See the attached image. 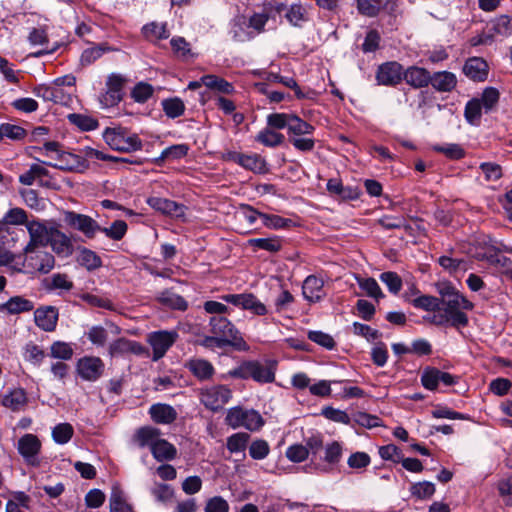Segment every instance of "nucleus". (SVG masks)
<instances>
[{
  "mask_svg": "<svg viewBox=\"0 0 512 512\" xmlns=\"http://www.w3.org/2000/svg\"><path fill=\"white\" fill-rule=\"evenodd\" d=\"M276 366L273 363L259 361H245L238 367L230 370L228 375L238 379H253L258 383H272L275 380Z\"/></svg>",
  "mask_w": 512,
  "mask_h": 512,
  "instance_id": "obj_1",
  "label": "nucleus"
},
{
  "mask_svg": "<svg viewBox=\"0 0 512 512\" xmlns=\"http://www.w3.org/2000/svg\"><path fill=\"white\" fill-rule=\"evenodd\" d=\"M443 305V310L451 319V326L460 329L466 327L469 323L468 316L462 310H472L474 305L465 296L459 292L456 294L448 295L444 300H440Z\"/></svg>",
  "mask_w": 512,
  "mask_h": 512,
  "instance_id": "obj_2",
  "label": "nucleus"
},
{
  "mask_svg": "<svg viewBox=\"0 0 512 512\" xmlns=\"http://www.w3.org/2000/svg\"><path fill=\"white\" fill-rule=\"evenodd\" d=\"M103 138L113 150L120 152H133L141 150L142 141L136 134H129L122 127L106 128Z\"/></svg>",
  "mask_w": 512,
  "mask_h": 512,
  "instance_id": "obj_3",
  "label": "nucleus"
},
{
  "mask_svg": "<svg viewBox=\"0 0 512 512\" xmlns=\"http://www.w3.org/2000/svg\"><path fill=\"white\" fill-rule=\"evenodd\" d=\"M225 423L234 429L244 427L250 431H257L264 425V419L254 409H244L237 406L227 411Z\"/></svg>",
  "mask_w": 512,
  "mask_h": 512,
  "instance_id": "obj_4",
  "label": "nucleus"
},
{
  "mask_svg": "<svg viewBox=\"0 0 512 512\" xmlns=\"http://www.w3.org/2000/svg\"><path fill=\"white\" fill-rule=\"evenodd\" d=\"M232 398V391L226 385H213L199 390V400L206 409L220 411Z\"/></svg>",
  "mask_w": 512,
  "mask_h": 512,
  "instance_id": "obj_5",
  "label": "nucleus"
},
{
  "mask_svg": "<svg viewBox=\"0 0 512 512\" xmlns=\"http://www.w3.org/2000/svg\"><path fill=\"white\" fill-rule=\"evenodd\" d=\"M126 82V77L121 74L111 73L108 75L105 91L99 96V102L103 108L114 107L123 99Z\"/></svg>",
  "mask_w": 512,
  "mask_h": 512,
  "instance_id": "obj_6",
  "label": "nucleus"
},
{
  "mask_svg": "<svg viewBox=\"0 0 512 512\" xmlns=\"http://www.w3.org/2000/svg\"><path fill=\"white\" fill-rule=\"evenodd\" d=\"M42 443L38 436L31 433H26L19 438L17 443V451L24 459L25 463L32 467H39L41 465L40 452Z\"/></svg>",
  "mask_w": 512,
  "mask_h": 512,
  "instance_id": "obj_7",
  "label": "nucleus"
},
{
  "mask_svg": "<svg viewBox=\"0 0 512 512\" xmlns=\"http://www.w3.org/2000/svg\"><path fill=\"white\" fill-rule=\"evenodd\" d=\"M222 300L257 316L268 314L267 306L253 293L226 294L222 296Z\"/></svg>",
  "mask_w": 512,
  "mask_h": 512,
  "instance_id": "obj_8",
  "label": "nucleus"
},
{
  "mask_svg": "<svg viewBox=\"0 0 512 512\" xmlns=\"http://www.w3.org/2000/svg\"><path fill=\"white\" fill-rule=\"evenodd\" d=\"M63 220L66 225L80 231L88 238H94L100 229V225L92 217L74 211H65Z\"/></svg>",
  "mask_w": 512,
  "mask_h": 512,
  "instance_id": "obj_9",
  "label": "nucleus"
},
{
  "mask_svg": "<svg viewBox=\"0 0 512 512\" xmlns=\"http://www.w3.org/2000/svg\"><path fill=\"white\" fill-rule=\"evenodd\" d=\"M178 334L175 331H155L148 335L147 341L153 349L152 360L158 361L175 343Z\"/></svg>",
  "mask_w": 512,
  "mask_h": 512,
  "instance_id": "obj_10",
  "label": "nucleus"
},
{
  "mask_svg": "<svg viewBox=\"0 0 512 512\" xmlns=\"http://www.w3.org/2000/svg\"><path fill=\"white\" fill-rule=\"evenodd\" d=\"M105 364L95 356H84L77 361L76 370L78 375L85 381L94 382L104 373Z\"/></svg>",
  "mask_w": 512,
  "mask_h": 512,
  "instance_id": "obj_11",
  "label": "nucleus"
},
{
  "mask_svg": "<svg viewBox=\"0 0 512 512\" xmlns=\"http://www.w3.org/2000/svg\"><path fill=\"white\" fill-rule=\"evenodd\" d=\"M209 325L211 327L210 331L213 335H217L218 337L225 338L227 340L226 345H233L238 341H243L235 326L224 316L211 317Z\"/></svg>",
  "mask_w": 512,
  "mask_h": 512,
  "instance_id": "obj_12",
  "label": "nucleus"
},
{
  "mask_svg": "<svg viewBox=\"0 0 512 512\" xmlns=\"http://www.w3.org/2000/svg\"><path fill=\"white\" fill-rule=\"evenodd\" d=\"M30 241L25 251L33 252L37 247H45L49 243L50 236L55 227H48L39 221H31L26 224Z\"/></svg>",
  "mask_w": 512,
  "mask_h": 512,
  "instance_id": "obj_13",
  "label": "nucleus"
},
{
  "mask_svg": "<svg viewBox=\"0 0 512 512\" xmlns=\"http://www.w3.org/2000/svg\"><path fill=\"white\" fill-rule=\"evenodd\" d=\"M404 68L397 61H388L378 66L376 80L385 86H396L403 80Z\"/></svg>",
  "mask_w": 512,
  "mask_h": 512,
  "instance_id": "obj_14",
  "label": "nucleus"
},
{
  "mask_svg": "<svg viewBox=\"0 0 512 512\" xmlns=\"http://www.w3.org/2000/svg\"><path fill=\"white\" fill-rule=\"evenodd\" d=\"M226 159L255 173H264L267 170L265 159L256 153L243 154L231 151L226 154Z\"/></svg>",
  "mask_w": 512,
  "mask_h": 512,
  "instance_id": "obj_15",
  "label": "nucleus"
},
{
  "mask_svg": "<svg viewBox=\"0 0 512 512\" xmlns=\"http://www.w3.org/2000/svg\"><path fill=\"white\" fill-rule=\"evenodd\" d=\"M184 367L198 380L209 381L215 375V368L213 364L203 358L193 357L188 359Z\"/></svg>",
  "mask_w": 512,
  "mask_h": 512,
  "instance_id": "obj_16",
  "label": "nucleus"
},
{
  "mask_svg": "<svg viewBox=\"0 0 512 512\" xmlns=\"http://www.w3.org/2000/svg\"><path fill=\"white\" fill-rule=\"evenodd\" d=\"M58 310L54 306L39 307L34 311L35 324L43 331L52 332L58 322Z\"/></svg>",
  "mask_w": 512,
  "mask_h": 512,
  "instance_id": "obj_17",
  "label": "nucleus"
},
{
  "mask_svg": "<svg viewBox=\"0 0 512 512\" xmlns=\"http://www.w3.org/2000/svg\"><path fill=\"white\" fill-rule=\"evenodd\" d=\"M302 294L310 303L323 299L326 296L323 279L315 275H309L303 282Z\"/></svg>",
  "mask_w": 512,
  "mask_h": 512,
  "instance_id": "obj_18",
  "label": "nucleus"
},
{
  "mask_svg": "<svg viewBox=\"0 0 512 512\" xmlns=\"http://www.w3.org/2000/svg\"><path fill=\"white\" fill-rule=\"evenodd\" d=\"M51 166L61 170L83 172L88 168V163L83 156L61 152L58 154L57 163L51 164Z\"/></svg>",
  "mask_w": 512,
  "mask_h": 512,
  "instance_id": "obj_19",
  "label": "nucleus"
},
{
  "mask_svg": "<svg viewBox=\"0 0 512 512\" xmlns=\"http://www.w3.org/2000/svg\"><path fill=\"white\" fill-rule=\"evenodd\" d=\"M403 80L412 88L421 89L430 85L431 73L426 68L412 65L404 69Z\"/></svg>",
  "mask_w": 512,
  "mask_h": 512,
  "instance_id": "obj_20",
  "label": "nucleus"
},
{
  "mask_svg": "<svg viewBox=\"0 0 512 512\" xmlns=\"http://www.w3.org/2000/svg\"><path fill=\"white\" fill-rule=\"evenodd\" d=\"M145 348L138 342L126 338H119L109 345L111 357H125L129 354L141 355Z\"/></svg>",
  "mask_w": 512,
  "mask_h": 512,
  "instance_id": "obj_21",
  "label": "nucleus"
},
{
  "mask_svg": "<svg viewBox=\"0 0 512 512\" xmlns=\"http://www.w3.org/2000/svg\"><path fill=\"white\" fill-rule=\"evenodd\" d=\"M147 203L151 208L165 215L179 218L185 214L184 205L166 198L150 197L147 199Z\"/></svg>",
  "mask_w": 512,
  "mask_h": 512,
  "instance_id": "obj_22",
  "label": "nucleus"
},
{
  "mask_svg": "<svg viewBox=\"0 0 512 512\" xmlns=\"http://www.w3.org/2000/svg\"><path fill=\"white\" fill-rule=\"evenodd\" d=\"M35 304L24 296H13L0 304V312L6 315H18L34 310Z\"/></svg>",
  "mask_w": 512,
  "mask_h": 512,
  "instance_id": "obj_23",
  "label": "nucleus"
},
{
  "mask_svg": "<svg viewBox=\"0 0 512 512\" xmlns=\"http://www.w3.org/2000/svg\"><path fill=\"white\" fill-rule=\"evenodd\" d=\"M464 74L473 81H484L488 76V65L480 57H471L463 66Z\"/></svg>",
  "mask_w": 512,
  "mask_h": 512,
  "instance_id": "obj_24",
  "label": "nucleus"
},
{
  "mask_svg": "<svg viewBox=\"0 0 512 512\" xmlns=\"http://www.w3.org/2000/svg\"><path fill=\"white\" fill-rule=\"evenodd\" d=\"M430 85L438 92H451L457 85V77L449 71H438L431 74Z\"/></svg>",
  "mask_w": 512,
  "mask_h": 512,
  "instance_id": "obj_25",
  "label": "nucleus"
},
{
  "mask_svg": "<svg viewBox=\"0 0 512 512\" xmlns=\"http://www.w3.org/2000/svg\"><path fill=\"white\" fill-rule=\"evenodd\" d=\"M485 259L490 265L496 267L512 280V260L503 255L499 249H489L485 253Z\"/></svg>",
  "mask_w": 512,
  "mask_h": 512,
  "instance_id": "obj_26",
  "label": "nucleus"
},
{
  "mask_svg": "<svg viewBox=\"0 0 512 512\" xmlns=\"http://www.w3.org/2000/svg\"><path fill=\"white\" fill-rule=\"evenodd\" d=\"M229 34L237 42H246L253 39V32L250 30L247 18L243 15L233 19Z\"/></svg>",
  "mask_w": 512,
  "mask_h": 512,
  "instance_id": "obj_27",
  "label": "nucleus"
},
{
  "mask_svg": "<svg viewBox=\"0 0 512 512\" xmlns=\"http://www.w3.org/2000/svg\"><path fill=\"white\" fill-rule=\"evenodd\" d=\"M149 414L154 422L160 424H170L177 418L176 410L172 406L163 403L153 404L149 409Z\"/></svg>",
  "mask_w": 512,
  "mask_h": 512,
  "instance_id": "obj_28",
  "label": "nucleus"
},
{
  "mask_svg": "<svg viewBox=\"0 0 512 512\" xmlns=\"http://www.w3.org/2000/svg\"><path fill=\"white\" fill-rule=\"evenodd\" d=\"M53 251L59 255L68 256L72 254L73 246L71 239L57 228L53 229L49 243Z\"/></svg>",
  "mask_w": 512,
  "mask_h": 512,
  "instance_id": "obj_29",
  "label": "nucleus"
},
{
  "mask_svg": "<svg viewBox=\"0 0 512 512\" xmlns=\"http://www.w3.org/2000/svg\"><path fill=\"white\" fill-rule=\"evenodd\" d=\"M201 81L207 88L221 94L231 95L235 92V88L232 83L214 74L202 76Z\"/></svg>",
  "mask_w": 512,
  "mask_h": 512,
  "instance_id": "obj_30",
  "label": "nucleus"
},
{
  "mask_svg": "<svg viewBox=\"0 0 512 512\" xmlns=\"http://www.w3.org/2000/svg\"><path fill=\"white\" fill-rule=\"evenodd\" d=\"M160 438V430L151 426L139 428L134 435V440L140 447L148 446L150 450Z\"/></svg>",
  "mask_w": 512,
  "mask_h": 512,
  "instance_id": "obj_31",
  "label": "nucleus"
},
{
  "mask_svg": "<svg viewBox=\"0 0 512 512\" xmlns=\"http://www.w3.org/2000/svg\"><path fill=\"white\" fill-rule=\"evenodd\" d=\"M143 36L152 42L167 39L170 32L167 28V23L150 22L142 27Z\"/></svg>",
  "mask_w": 512,
  "mask_h": 512,
  "instance_id": "obj_32",
  "label": "nucleus"
},
{
  "mask_svg": "<svg viewBox=\"0 0 512 512\" xmlns=\"http://www.w3.org/2000/svg\"><path fill=\"white\" fill-rule=\"evenodd\" d=\"M153 457L159 461H169L176 457L177 450L175 446L167 440L160 438L152 447Z\"/></svg>",
  "mask_w": 512,
  "mask_h": 512,
  "instance_id": "obj_33",
  "label": "nucleus"
},
{
  "mask_svg": "<svg viewBox=\"0 0 512 512\" xmlns=\"http://www.w3.org/2000/svg\"><path fill=\"white\" fill-rule=\"evenodd\" d=\"M47 355L57 361L66 362L72 359L74 355V349L71 343L64 341H54L50 345Z\"/></svg>",
  "mask_w": 512,
  "mask_h": 512,
  "instance_id": "obj_34",
  "label": "nucleus"
},
{
  "mask_svg": "<svg viewBox=\"0 0 512 512\" xmlns=\"http://www.w3.org/2000/svg\"><path fill=\"white\" fill-rule=\"evenodd\" d=\"M284 140L285 137L282 133H279L268 126L260 130L255 136V141L270 148L280 146Z\"/></svg>",
  "mask_w": 512,
  "mask_h": 512,
  "instance_id": "obj_35",
  "label": "nucleus"
},
{
  "mask_svg": "<svg viewBox=\"0 0 512 512\" xmlns=\"http://www.w3.org/2000/svg\"><path fill=\"white\" fill-rule=\"evenodd\" d=\"M314 129V126L310 123L295 114H291L287 127L289 137L307 136L312 134Z\"/></svg>",
  "mask_w": 512,
  "mask_h": 512,
  "instance_id": "obj_36",
  "label": "nucleus"
},
{
  "mask_svg": "<svg viewBox=\"0 0 512 512\" xmlns=\"http://www.w3.org/2000/svg\"><path fill=\"white\" fill-rule=\"evenodd\" d=\"M157 301L164 306L181 311L186 310L188 307L186 300L182 296L175 294L169 289L160 292L157 296Z\"/></svg>",
  "mask_w": 512,
  "mask_h": 512,
  "instance_id": "obj_37",
  "label": "nucleus"
},
{
  "mask_svg": "<svg viewBox=\"0 0 512 512\" xmlns=\"http://www.w3.org/2000/svg\"><path fill=\"white\" fill-rule=\"evenodd\" d=\"M27 403L26 392L22 388H16L6 394L2 400V404L13 410H21Z\"/></svg>",
  "mask_w": 512,
  "mask_h": 512,
  "instance_id": "obj_38",
  "label": "nucleus"
},
{
  "mask_svg": "<svg viewBox=\"0 0 512 512\" xmlns=\"http://www.w3.org/2000/svg\"><path fill=\"white\" fill-rule=\"evenodd\" d=\"M33 93L44 101H51L54 103L61 102L63 98L62 88L56 87L55 85H38L33 89Z\"/></svg>",
  "mask_w": 512,
  "mask_h": 512,
  "instance_id": "obj_39",
  "label": "nucleus"
},
{
  "mask_svg": "<svg viewBox=\"0 0 512 512\" xmlns=\"http://www.w3.org/2000/svg\"><path fill=\"white\" fill-rule=\"evenodd\" d=\"M408 292L405 293V298L409 301L415 308L422 309L425 311H440V299L431 296V295H419L418 297L409 300L407 297Z\"/></svg>",
  "mask_w": 512,
  "mask_h": 512,
  "instance_id": "obj_40",
  "label": "nucleus"
},
{
  "mask_svg": "<svg viewBox=\"0 0 512 512\" xmlns=\"http://www.w3.org/2000/svg\"><path fill=\"white\" fill-rule=\"evenodd\" d=\"M248 244L255 249L266 250L272 253L278 252L282 248V240L277 236L249 239Z\"/></svg>",
  "mask_w": 512,
  "mask_h": 512,
  "instance_id": "obj_41",
  "label": "nucleus"
},
{
  "mask_svg": "<svg viewBox=\"0 0 512 512\" xmlns=\"http://www.w3.org/2000/svg\"><path fill=\"white\" fill-rule=\"evenodd\" d=\"M478 99L480 100L485 113H490L496 110L500 99V92L495 87H486L483 90L481 97Z\"/></svg>",
  "mask_w": 512,
  "mask_h": 512,
  "instance_id": "obj_42",
  "label": "nucleus"
},
{
  "mask_svg": "<svg viewBox=\"0 0 512 512\" xmlns=\"http://www.w3.org/2000/svg\"><path fill=\"white\" fill-rule=\"evenodd\" d=\"M482 105L478 98H473L467 102L464 110V116L471 125H479L482 116Z\"/></svg>",
  "mask_w": 512,
  "mask_h": 512,
  "instance_id": "obj_43",
  "label": "nucleus"
},
{
  "mask_svg": "<svg viewBox=\"0 0 512 512\" xmlns=\"http://www.w3.org/2000/svg\"><path fill=\"white\" fill-rule=\"evenodd\" d=\"M250 436L245 432H238L232 434L227 438V449L230 453L244 452L247 448Z\"/></svg>",
  "mask_w": 512,
  "mask_h": 512,
  "instance_id": "obj_44",
  "label": "nucleus"
},
{
  "mask_svg": "<svg viewBox=\"0 0 512 512\" xmlns=\"http://www.w3.org/2000/svg\"><path fill=\"white\" fill-rule=\"evenodd\" d=\"M491 30L502 37L512 35V18L508 15H500L491 21Z\"/></svg>",
  "mask_w": 512,
  "mask_h": 512,
  "instance_id": "obj_45",
  "label": "nucleus"
},
{
  "mask_svg": "<svg viewBox=\"0 0 512 512\" xmlns=\"http://www.w3.org/2000/svg\"><path fill=\"white\" fill-rule=\"evenodd\" d=\"M77 261L88 270H95L102 265L101 258L94 251L86 248L80 250Z\"/></svg>",
  "mask_w": 512,
  "mask_h": 512,
  "instance_id": "obj_46",
  "label": "nucleus"
},
{
  "mask_svg": "<svg viewBox=\"0 0 512 512\" xmlns=\"http://www.w3.org/2000/svg\"><path fill=\"white\" fill-rule=\"evenodd\" d=\"M161 105L166 116L172 119L180 117L185 111V105L178 97L164 99Z\"/></svg>",
  "mask_w": 512,
  "mask_h": 512,
  "instance_id": "obj_47",
  "label": "nucleus"
},
{
  "mask_svg": "<svg viewBox=\"0 0 512 512\" xmlns=\"http://www.w3.org/2000/svg\"><path fill=\"white\" fill-rule=\"evenodd\" d=\"M154 93V88L147 82H138L131 90V98L137 103L147 102Z\"/></svg>",
  "mask_w": 512,
  "mask_h": 512,
  "instance_id": "obj_48",
  "label": "nucleus"
},
{
  "mask_svg": "<svg viewBox=\"0 0 512 512\" xmlns=\"http://www.w3.org/2000/svg\"><path fill=\"white\" fill-rule=\"evenodd\" d=\"M127 229L128 226L124 220H116L110 225V227L100 226L98 232L104 233L108 238L112 240L119 241L125 236Z\"/></svg>",
  "mask_w": 512,
  "mask_h": 512,
  "instance_id": "obj_49",
  "label": "nucleus"
},
{
  "mask_svg": "<svg viewBox=\"0 0 512 512\" xmlns=\"http://www.w3.org/2000/svg\"><path fill=\"white\" fill-rule=\"evenodd\" d=\"M172 50L177 58L189 60L193 57L190 44L183 37H173L170 41Z\"/></svg>",
  "mask_w": 512,
  "mask_h": 512,
  "instance_id": "obj_50",
  "label": "nucleus"
},
{
  "mask_svg": "<svg viewBox=\"0 0 512 512\" xmlns=\"http://www.w3.org/2000/svg\"><path fill=\"white\" fill-rule=\"evenodd\" d=\"M74 434V429L69 423H60L52 430L53 440L60 445L68 443Z\"/></svg>",
  "mask_w": 512,
  "mask_h": 512,
  "instance_id": "obj_51",
  "label": "nucleus"
},
{
  "mask_svg": "<svg viewBox=\"0 0 512 512\" xmlns=\"http://www.w3.org/2000/svg\"><path fill=\"white\" fill-rule=\"evenodd\" d=\"M46 357L45 351L32 342L26 344L24 348V359L33 365L39 366Z\"/></svg>",
  "mask_w": 512,
  "mask_h": 512,
  "instance_id": "obj_52",
  "label": "nucleus"
},
{
  "mask_svg": "<svg viewBox=\"0 0 512 512\" xmlns=\"http://www.w3.org/2000/svg\"><path fill=\"white\" fill-rule=\"evenodd\" d=\"M261 219L263 225L271 229L289 228L294 225L293 220L274 214H262Z\"/></svg>",
  "mask_w": 512,
  "mask_h": 512,
  "instance_id": "obj_53",
  "label": "nucleus"
},
{
  "mask_svg": "<svg viewBox=\"0 0 512 512\" xmlns=\"http://www.w3.org/2000/svg\"><path fill=\"white\" fill-rule=\"evenodd\" d=\"M440 370L435 367H426L421 375V383L428 390H435L440 382Z\"/></svg>",
  "mask_w": 512,
  "mask_h": 512,
  "instance_id": "obj_54",
  "label": "nucleus"
},
{
  "mask_svg": "<svg viewBox=\"0 0 512 512\" xmlns=\"http://www.w3.org/2000/svg\"><path fill=\"white\" fill-rule=\"evenodd\" d=\"M356 279L359 283L360 288L366 293L367 296L372 297L377 301L384 296L375 279H364L359 277H356Z\"/></svg>",
  "mask_w": 512,
  "mask_h": 512,
  "instance_id": "obj_55",
  "label": "nucleus"
},
{
  "mask_svg": "<svg viewBox=\"0 0 512 512\" xmlns=\"http://www.w3.org/2000/svg\"><path fill=\"white\" fill-rule=\"evenodd\" d=\"M2 219L6 228L7 225H23L27 222V213L24 209L15 207L8 210Z\"/></svg>",
  "mask_w": 512,
  "mask_h": 512,
  "instance_id": "obj_56",
  "label": "nucleus"
},
{
  "mask_svg": "<svg viewBox=\"0 0 512 512\" xmlns=\"http://www.w3.org/2000/svg\"><path fill=\"white\" fill-rule=\"evenodd\" d=\"M269 20V15L265 12L254 13L247 21L249 23L250 30L253 32V38L265 31V25Z\"/></svg>",
  "mask_w": 512,
  "mask_h": 512,
  "instance_id": "obj_57",
  "label": "nucleus"
},
{
  "mask_svg": "<svg viewBox=\"0 0 512 512\" xmlns=\"http://www.w3.org/2000/svg\"><path fill=\"white\" fill-rule=\"evenodd\" d=\"M33 260L35 261L34 268L41 273L50 272L55 265L54 256L47 252H40Z\"/></svg>",
  "mask_w": 512,
  "mask_h": 512,
  "instance_id": "obj_58",
  "label": "nucleus"
},
{
  "mask_svg": "<svg viewBox=\"0 0 512 512\" xmlns=\"http://www.w3.org/2000/svg\"><path fill=\"white\" fill-rule=\"evenodd\" d=\"M438 263L450 274L456 273L459 270H466V261L463 259L443 255L438 259Z\"/></svg>",
  "mask_w": 512,
  "mask_h": 512,
  "instance_id": "obj_59",
  "label": "nucleus"
},
{
  "mask_svg": "<svg viewBox=\"0 0 512 512\" xmlns=\"http://www.w3.org/2000/svg\"><path fill=\"white\" fill-rule=\"evenodd\" d=\"M383 0H357L358 11L365 16H376L382 6Z\"/></svg>",
  "mask_w": 512,
  "mask_h": 512,
  "instance_id": "obj_60",
  "label": "nucleus"
},
{
  "mask_svg": "<svg viewBox=\"0 0 512 512\" xmlns=\"http://www.w3.org/2000/svg\"><path fill=\"white\" fill-rule=\"evenodd\" d=\"M380 280L392 294H398L402 288V279L396 272H383L380 275Z\"/></svg>",
  "mask_w": 512,
  "mask_h": 512,
  "instance_id": "obj_61",
  "label": "nucleus"
},
{
  "mask_svg": "<svg viewBox=\"0 0 512 512\" xmlns=\"http://www.w3.org/2000/svg\"><path fill=\"white\" fill-rule=\"evenodd\" d=\"M371 360L378 367H383L388 360V350L384 342H377L371 350Z\"/></svg>",
  "mask_w": 512,
  "mask_h": 512,
  "instance_id": "obj_62",
  "label": "nucleus"
},
{
  "mask_svg": "<svg viewBox=\"0 0 512 512\" xmlns=\"http://www.w3.org/2000/svg\"><path fill=\"white\" fill-rule=\"evenodd\" d=\"M188 152V147L185 144H177L172 145L170 147L165 148L160 157L159 160L165 161V160H174V159H180L184 156H186Z\"/></svg>",
  "mask_w": 512,
  "mask_h": 512,
  "instance_id": "obj_63",
  "label": "nucleus"
},
{
  "mask_svg": "<svg viewBox=\"0 0 512 512\" xmlns=\"http://www.w3.org/2000/svg\"><path fill=\"white\" fill-rule=\"evenodd\" d=\"M109 504L110 512H133L132 507L126 503L119 491L112 493Z\"/></svg>",
  "mask_w": 512,
  "mask_h": 512,
  "instance_id": "obj_64",
  "label": "nucleus"
}]
</instances>
